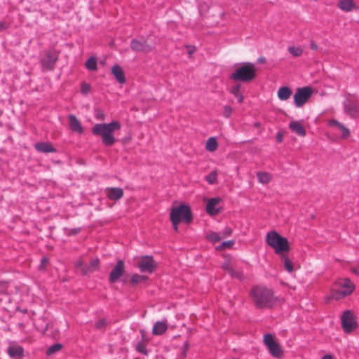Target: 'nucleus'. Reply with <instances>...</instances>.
Wrapping results in <instances>:
<instances>
[{"label":"nucleus","mask_w":359,"mask_h":359,"mask_svg":"<svg viewBox=\"0 0 359 359\" xmlns=\"http://www.w3.org/2000/svg\"><path fill=\"white\" fill-rule=\"evenodd\" d=\"M121 128V124L116 121L109 123H97L92 128V133L95 135L101 136L102 143L105 146H111L116 139L112 133Z\"/></svg>","instance_id":"f257e3e1"},{"label":"nucleus","mask_w":359,"mask_h":359,"mask_svg":"<svg viewBox=\"0 0 359 359\" xmlns=\"http://www.w3.org/2000/svg\"><path fill=\"white\" fill-rule=\"evenodd\" d=\"M251 295L257 308H271L276 302L273 292L266 287H255Z\"/></svg>","instance_id":"f03ea898"},{"label":"nucleus","mask_w":359,"mask_h":359,"mask_svg":"<svg viewBox=\"0 0 359 359\" xmlns=\"http://www.w3.org/2000/svg\"><path fill=\"white\" fill-rule=\"evenodd\" d=\"M266 243L272 248L275 253L278 255L290 250L287 238L282 236L275 231H271L266 233Z\"/></svg>","instance_id":"7ed1b4c3"},{"label":"nucleus","mask_w":359,"mask_h":359,"mask_svg":"<svg viewBox=\"0 0 359 359\" xmlns=\"http://www.w3.org/2000/svg\"><path fill=\"white\" fill-rule=\"evenodd\" d=\"M257 74L254 65L250 62H246L236 68L234 72L229 76V79L236 81L249 83L254 80Z\"/></svg>","instance_id":"20e7f679"},{"label":"nucleus","mask_w":359,"mask_h":359,"mask_svg":"<svg viewBox=\"0 0 359 359\" xmlns=\"http://www.w3.org/2000/svg\"><path fill=\"white\" fill-rule=\"evenodd\" d=\"M171 222H183L185 224H189L192 221V213L190 207L186 204H181L179 206L173 207L170 214Z\"/></svg>","instance_id":"39448f33"},{"label":"nucleus","mask_w":359,"mask_h":359,"mask_svg":"<svg viewBox=\"0 0 359 359\" xmlns=\"http://www.w3.org/2000/svg\"><path fill=\"white\" fill-rule=\"evenodd\" d=\"M130 47L136 53H148L153 50L154 44L149 41V38L133 39L130 41Z\"/></svg>","instance_id":"423d86ee"},{"label":"nucleus","mask_w":359,"mask_h":359,"mask_svg":"<svg viewBox=\"0 0 359 359\" xmlns=\"http://www.w3.org/2000/svg\"><path fill=\"white\" fill-rule=\"evenodd\" d=\"M313 90L309 86L299 88L294 95V103L297 107H302L311 97Z\"/></svg>","instance_id":"0eeeda50"},{"label":"nucleus","mask_w":359,"mask_h":359,"mask_svg":"<svg viewBox=\"0 0 359 359\" xmlns=\"http://www.w3.org/2000/svg\"><path fill=\"white\" fill-rule=\"evenodd\" d=\"M357 321L350 310H346L341 316V327L346 333H350L356 329Z\"/></svg>","instance_id":"6e6552de"},{"label":"nucleus","mask_w":359,"mask_h":359,"mask_svg":"<svg viewBox=\"0 0 359 359\" xmlns=\"http://www.w3.org/2000/svg\"><path fill=\"white\" fill-rule=\"evenodd\" d=\"M341 285V288L332 290V298L334 299L344 298L349 295L354 289V285L348 278L345 279Z\"/></svg>","instance_id":"1a4fd4ad"},{"label":"nucleus","mask_w":359,"mask_h":359,"mask_svg":"<svg viewBox=\"0 0 359 359\" xmlns=\"http://www.w3.org/2000/svg\"><path fill=\"white\" fill-rule=\"evenodd\" d=\"M137 266L141 272L151 273L156 269V263L151 256L145 255L141 257Z\"/></svg>","instance_id":"9d476101"},{"label":"nucleus","mask_w":359,"mask_h":359,"mask_svg":"<svg viewBox=\"0 0 359 359\" xmlns=\"http://www.w3.org/2000/svg\"><path fill=\"white\" fill-rule=\"evenodd\" d=\"M58 60V56L51 51H46L44 56L41 58L42 68L46 70L52 71Z\"/></svg>","instance_id":"9b49d317"},{"label":"nucleus","mask_w":359,"mask_h":359,"mask_svg":"<svg viewBox=\"0 0 359 359\" xmlns=\"http://www.w3.org/2000/svg\"><path fill=\"white\" fill-rule=\"evenodd\" d=\"M125 273V264L124 262L121 259L118 260L116 264V266L113 268L111 271L109 273V282L110 283H116L121 277Z\"/></svg>","instance_id":"f8f14e48"},{"label":"nucleus","mask_w":359,"mask_h":359,"mask_svg":"<svg viewBox=\"0 0 359 359\" xmlns=\"http://www.w3.org/2000/svg\"><path fill=\"white\" fill-rule=\"evenodd\" d=\"M344 108L345 113L352 118H355L359 111L358 103L349 99L344 102Z\"/></svg>","instance_id":"ddd939ff"},{"label":"nucleus","mask_w":359,"mask_h":359,"mask_svg":"<svg viewBox=\"0 0 359 359\" xmlns=\"http://www.w3.org/2000/svg\"><path fill=\"white\" fill-rule=\"evenodd\" d=\"M68 121L69 128L73 132L77 133L79 134L83 133V128L76 116L69 114L68 116Z\"/></svg>","instance_id":"4468645a"},{"label":"nucleus","mask_w":359,"mask_h":359,"mask_svg":"<svg viewBox=\"0 0 359 359\" xmlns=\"http://www.w3.org/2000/svg\"><path fill=\"white\" fill-rule=\"evenodd\" d=\"M221 201L219 197L210 198L206 204V212L210 215H215L219 212V210L216 208V205Z\"/></svg>","instance_id":"2eb2a0df"},{"label":"nucleus","mask_w":359,"mask_h":359,"mask_svg":"<svg viewBox=\"0 0 359 359\" xmlns=\"http://www.w3.org/2000/svg\"><path fill=\"white\" fill-rule=\"evenodd\" d=\"M7 353L11 358L22 359L24 356V348L20 346H10L7 348Z\"/></svg>","instance_id":"dca6fc26"},{"label":"nucleus","mask_w":359,"mask_h":359,"mask_svg":"<svg viewBox=\"0 0 359 359\" xmlns=\"http://www.w3.org/2000/svg\"><path fill=\"white\" fill-rule=\"evenodd\" d=\"M107 197L111 201H118L123 196V191L119 187H112L106 189Z\"/></svg>","instance_id":"f3484780"},{"label":"nucleus","mask_w":359,"mask_h":359,"mask_svg":"<svg viewBox=\"0 0 359 359\" xmlns=\"http://www.w3.org/2000/svg\"><path fill=\"white\" fill-rule=\"evenodd\" d=\"M111 73L119 83L123 84L126 83V79L123 70L119 65H114L111 68Z\"/></svg>","instance_id":"a211bd4d"},{"label":"nucleus","mask_w":359,"mask_h":359,"mask_svg":"<svg viewBox=\"0 0 359 359\" xmlns=\"http://www.w3.org/2000/svg\"><path fill=\"white\" fill-rule=\"evenodd\" d=\"M34 148L36 151L42 153L56 151V149L50 143L46 142H40L36 143L34 145Z\"/></svg>","instance_id":"6ab92c4d"},{"label":"nucleus","mask_w":359,"mask_h":359,"mask_svg":"<svg viewBox=\"0 0 359 359\" xmlns=\"http://www.w3.org/2000/svg\"><path fill=\"white\" fill-rule=\"evenodd\" d=\"M289 128L301 137H304L306 134L304 127L297 121H291L289 124Z\"/></svg>","instance_id":"aec40b11"},{"label":"nucleus","mask_w":359,"mask_h":359,"mask_svg":"<svg viewBox=\"0 0 359 359\" xmlns=\"http://www.w3.org/2000/svg\"><path fill=\"white\" fill-rule=\"evenodd\" d=\"M168 328V325L166 323L163 321L156 322L152 329V334L154 335H161L163 334Z\"/></svg>","instance_id":"412c9836"},{"label":"nucleus","mask_w":359,"mask_h":359,"mask_svg":"<svg viewBox=\"0 0 359 359\" xmlns=\"http://www.w3.org/2000/svg\"><path fill=\"white\" fill-rule=\"evenodd\" d=\"M140 333L142 335V341L137 344L136 350L142 354L147 355H148V351L146 348V342L148 341V339L144 337L145 331L144 330H141Z\"/></svg>","instance_id":"4be33fe9"},{"label":"nucleus","mask_w":359,"mask_h":359,"mask_svg":"<svg viewBox=\"0 0 359 359\" xmlns=\"http://www.w3.org/2000/svg\"><path fill=\"white\" fill-rule=\"evenodd\" d=\"M338 7L344 11L349 12L355 7L353 0H341L337 4Z\"/></svg>","instance_id":"5701e85b"},{"label":"nucleus","mask_w":359,"mask_h":359,"mask_svg":"<svg viewBox=\"0 0 359 359\" xmlns=\"http://www.w3.org/2000/svg\"><path fill=\"white\" fill-rule=\"evenodd\" d=\"M292 91L287 86H283L278 89V97L280 100H287L292 95Z\"/></svg>","instance_id":"b1692460"},{"label":"nucleus","mask_w":359,"mask_h":359,"mask_svg":"<svg viewBox=\"0 0 359 359\" xmlns=\"http://www.w3.org/2000/svg\"><path fill=\"white\" fill-rule=\"evenodd\" d=\"M267 348L269 353L274 357L279 358L283 353V350L281 349L280 345L277 342H274L271 344L269 346H267Z\"/></svg>","instance_id":"393cba45"},{"label":"nucleus","mask_w":359,"mask_h":359,"mask_svg":"<svg viewBox=\"0 0 359 359\" xmlns=\"http://www.w3.org/2000/svg\"><path fill=\"white\" fill-rule=\"evenodd\" d=\"M280 259L283 262L284 268L286 271L291 273L293 271V264L288 257L287 255H285V253H283L279 255Z\"/></svg>","instance_id":"a878e982"},{"label":"nucleus","mask_w":359,"mask_h":359,"mask_svg":"<svg viewBox=\"0 0 359 359\" xmlns=\"http://www.w3.org/2000/svg\"><path fill=\"white\" fill-rule=\"evenodd\" d=\"M241 88V84L237 83L235 86H232L230 89V93L233 94L238 99V102L239 103H242L243 102V96L240 93V89Z\"/></svg>","instance_id":"bb28decb"},{"label":"nucleus","mask_w":359,"mask_h":359,"mask_svg":"<svg viewBox=\"0 0 359 359\" xmlns=\"http://www.w3.org/2000/svg\"><path fill=\"white\" fill-rule=\"evenodd\" d=\"M86 68L89 71H96L97 69V59L95 57H90L85 63Z\"/></svg>","instance_id":"cd10ccee"},{"label":"nucleus","mask_w":359,"mask_h":359,"mask_svg":"<svg viewBox=\"0 0 359 359\" xmlns=\"http://www.w3.org/2000/svg\"><path fill=\"white\" fill-rule=\"evenodd\" d=\"M217 148V142L214 137H210L206 142L205 149L210 152L215 151Z\"/></svg>","instance_id":"c85d7f7f"},{"label":"nucleus","mask_w":359,"mask_h":359,"mask_svg":"<svg viewBox=\"0 0 359 359\" xmlns=\"http://www.w3.org/2000/svg\"><path fill=\"white\" fill-rule=\"evenodd\" d=\"M148 279V278L145 276H142V275H139V274H134L130 280V283L131 285H135L136 284L140 283V282H142V281H146Z\"/></svg>","instance_id":"c756f323"},{"label":"nucleus","mask_w":359,"mask_h":359,"mask_svg":"<svg viewBox=\"0 0 359 359\" xmlns=\"http://www.w3.org/2000/svg\"><path fill=\"white\" fill-rule=\"evenodd\" d=\"M62 348V344L60 343H56L50 346L47 350H46V355H52L59 351H60Z\"/></svg>","instance_id":"7c9ffc66"},{"label":"nucleus","mask_w":359,"mask_h":359,"mask_svg":"<svg viewBox=\"0 0 359 359\" xmlns=\"http://www.w3.org/2000/svg\"><path fill=\"white\" fill-rule=\"evenodd\" d=\"M259 181L262 184H267L270 180V175L266 172H259L257 174Z\"/></svg>","instance_id":"2f4dec72"},{"label":"nucleus","mask_w":359,"mask_h":359,"mask_svg":"<svg viewBox=\"0 0 359 359\" xmlns=\"http://www.w3.org/2000/svg\"><path fill=\"white\" fill-rule=\"evenodd\" d=\"M206 238L210 242L215 243L222 239L221 235L216 232H211L206 236Z\"/></svg>","instance_id":"473e14b6"},{"label":"nucleus","mask_w":359,"mask_h":359,"mask_svg":"<svg viewBox=\"0 0 359 359\" xmlns=\"http://www.w3.org/2000/svg\"><path fill=\"white\" fill-rule=\"evenodd\" d=\"M234 243H235V241H233V240L224 241L219 245L216 247V250L220 251L225 248H229L233 245H234Z\"/></svg>","instance_id":"72a5a7b5"},{"label":"nucleus","mask_w":359,"mask_h":359,"mask_svg":"<svg viewBox=\"0 0 359 359\" xmlns=\"http://www.w3.org/2000/svg\"><path fill=\"white\" fill-rule=\"evenodd\" d=\"M288 51L294 57H299L303 53V50L300 47L290 46Z\"/></svg>","instance_id":"f704fd0d"},{"label":"nucleus","mask_w":359,"mask_h":359,"mask_svg":"<svg viewBox=\"0 0 359 359\" xmlns=\"http://www.w3.org/2000/svg\"><path fill=\"white\" fill-rule=\"evenodd\" d=\"M263 341L266 347L276 342L273 339V335L270 333L264 335Z\"/></svg>","instance_id":"c9c22d12"},{"label":"nucleus","mask_w":359,"mask_h":359,"mask_svg":"<svg viewBox=\"0 0 359 359\" xmlns=\"http://www.w3.org/2000/svg\"><path fill=\"white\" fill-rule=\"evenodd\" d=\"M217 172L212 171L208 175L206 176L205 179L210 184H213L217 181Z\"/></svg>","instance_id":"e433bc0d"},{"label":"nucleus","mask_w":359,"mask_h":359,"mask_svg":"<svg viewBox=\"0 0 359 359\" xmlns=\"http://www.w3.org/2000/svg\"><path fill=\"white\" fill-rule=\"evenodd\" d=\"M228 273L232 277L236 278H238L240 280H243L244 275L242 273H241V272H239L238 271L234 270L233 269H229Z\"/></svg>","instance_id":"4c0bfd02"},{"label":"nucleus","mask_w":359,"mask_h":359,"mask_svg":"<svg viewBox=\"0 0 359 359\" xmlns=\"http://www.w3.org/2000/svg\"><path fill=\"white\" fill-rule=\"evenodd\" d=\"M90 86L87 83H82L81 85V91L83 95H87L90 91Z\"/></svg>","instance_id":"58836bf2"},{"label":"nucleus","mask_w":359,"mask_h":359,"mask_svg":"<svg viewBox=\"0 0 359 359\" xmlns=\"http://www.w3.org/2000/svg\"><path fill=\"white\" fill-rule=\"evenodd\" d=\"M231 233H232V229L230 227H226L222 232H220L222 238L228 237V236H231Z\"/></svg>","instance_id":"ea45409f"},{"label":"nucleus","mask_w":359,"mask_h":359,"mask_svg":"<svg viewBox=\"0 0 359 359\" xmlns=\"http://www.w3.org/2000/svg\"><path fill=\"white\" fill-rule=\"evenodd\" d=\"M93 271V269L90 268V265H84L83 267L81 268V273L83 276H86Z\"/></svg>","instance_id":"a19ab883"},{"label":"nucleus","mask_w":359,"mask_h":359,"mask_svg":"<svg viewBox=\"0 0 359 359\" xmlns=\"http://www.w3.org/2000/svg\"><path fill=\"white\" fill-rule=\"evenodd\" d=\"M99 263H100L99 259L96 258V259H92L89 264L90 268L93 269V271L96 270L98 268Z\"/></svg>","instance_id":"79ce46f5"},{"label":"nucleus","mask_w":359,"mask_h":359,"mask_svg":"<svg viewBox=\"0 0 359 359\" xmlns=\"http://www.w3.org/2000/svg\"><path fill=\"white\" fill-rule=\"evenodd\" d=\"M107 324V320L104 319V318H102L101 320H100L99 321H97L95 324V326L97 329L100 330V329H102V327H104Z\"/></svg>","instance_id":"37998d69"},{"label":"nucleus","mask_w":359,"mask_h":359,"mask_svg":"<svg viewBox=\"0 0 359 359\" xmlns=\"http://www.w3.org/2000/svg\"><path fill=\"white\" fill-rule=\"evenodd\" d=\"M48 262V258L46 257H43L41 259V263L39 266V269L42 271V270H44L45 269V266L46 265V264Z\"/></svg>","instance_id":"c03bdc74"},{"label":"nucleus","mask_w":359,"mask_h":359,"mask_svg":"<svg viewBox=\"0 0 359 359\" xmlns=\"http://www.w3.org/2000/svg\"><path fill=\"white\" fill-rule=\"evenodd\" d=\"M95 117L97 119L102 121L104 119L105 115L102 110L97 109L95 111Z\"/></svg>","instance_id":"a18cd8bd"},{"label":"nucleus","mask_w":359,"mask_h":359,"mask_svg":"<svg viewBox=\"0 0 359 359\" xmlns=\"http://www.w3.org/2000/svg\"><path fill=\"white\" fill-rule=\"evenodd\" d=\"M339 130L342 131L341 137L343 138H347L349 136V130L346 128L344 125L342 126V128H341Z\"/></svg>","instance_id":"49530a36"},{"label":"nucleus","mask_w":359,"mask_h":359,"mask_svg":"<svg viewBox=\"0 0 359 359\" xmlns=\"http://www.w3.org/2000/svg\"><path fill=\"white\" fill-rule=\"evenodd\" d=\"M232 109L229 106H225L224 108V116L226 118L229 117L231 114Z\"/></svg>","instance_id":"de8ad7c7"},{"label":"nucleus","mask_w":359,"mask_h":359,"mask_svg":"<svg viewBox=\"0 0 359 359\" xmlns=\"http://www.w3.org/2000/svg\"><path fill=\"white\" fill-rule=\"evenodd\" d=\"M330 125L331 126H336L339 129H340L341 128H342V124L341 123H339L338 121L337 120H331L330 121Z\"/></svg>","instance_id":"09e8293b"},{"label":"nucleus","mask_w":359,"mask_h":359,"mask_svg":"<svg viewBox=\"0 0 359 359\" xmlns=\"http://www.w3.org/2000/svg\"><path fill=\"white\" fill-rule=\"evenodd\" d=\"M350 270L353 273L359 276V265L355 266H351Z\"/></svg>","instance_id":"8fccbe9b"},{"label":"nucleus","mask_w":359,"mask_h":359,"mask_svg":"<svg viewBox=\"0 0 359 359\" xmlns=\"http://www.w3.org/2000/svg\"><path fill=\"white\" fill-rule=\"evenodd\" d=\"M81 228H74V229H72L69 233V235H76L78 234L80 231H81Z\"/></svg>","instance_id":"3c124183"},{"label":"nucleus","mask_w":359,"mask_h":359,"mask_svg":"<svg viewBox=\"0 0 359 359\" xmlns=\"http://www.w3.org/2000/svg\"><path fill=\"white\" fill-rule=\"evenodd\" d=\"M84 263L83 260L80 259L77 261L75 264V266L76 269H80L81 271V268L83 267Z\"/></svg>","instance_id":"603ef678"},{"label":"nucleus","mask_w":359,"mask_h":359,"mask_svg":"<svg viewBox=\"0 0 359 359\" xmlns=\"http://www.w3.org/2000/svg\"><path fill=\"white\" fill-rule=\"evenodd\" d=\"M276 141H277V142L280 143V142H282V141H283V133H282L278 132V133H277V135H276Z\"/></svg>","instance_id":"864d4df0"},{"label":"nucleus","mask_w":359,"mask_h":359,"mask_svg":"<svg viewBox=\"0 0 359 359\" xmlns=\"http://www.w3.org/2000/svg\"><path fill=\"white\" fill-rule=\"evenodd\" d=\"M222 268H223V269H224V270H225L226 272H229V270L232 269V268H231V267L229 266V262H224V263L222 264Z\"/></svg>","instance_id":"5fc2aeb1"},{"label":"nucleus","mask_w":359,"mask_h":359,"mask_svg":"<svg viewBox=\"0 0 359 359\" xmlns=\"http://www.w3.org/2000/svg\"><path fill=\"white\" fill-rule=\"evenodd\" d=\"M311 48L313 50H317L318 48V45L313 41H311Z\"/></svg>","instance_id":"6e6d98bb"},{"label":"nucleus","mask_w":359,"mask_h":359,"mask_svg":"<svg viewBox=\"0 0 359 359\" xmlns=\"http://www.w3.org/2000/svg\"><path fill=\"white\" fill-rule=\"evenodd\" d=\"M189 349V344L187 341H186L184 343V350H183V355L185 357L186 356V351Z\"/></svg>","instance_id":"4d7b16f0"},{"label":"nucleus","mask_w":359,"mask_h":359,"mask_svg":"<svg viewBox=\"0 0 359 359\" xmlns=\"http://www.w3.org/2000/svg\"><path fill=\"white\" fill-rule=\"evenodd\" d=\"M265 62H266V58L263 56L259 57L257 59V63H259V64L265 63Z\"/></svg>","instance_id":"13d9d810"},{"label":"nucleus","mask_w":359,"mask_h":359,"mask_svg":"<svg viewBox=\"0 0 359 359\" xmlns=\"http://www.w3.org/2000/svg\"><path fill=\"white\" fill-rule=\"evenodd\" d=\"M172 225H173V228H174V230L175 231H177L178 230V224L181 222H180L179 220H177V222H176V224H175L174 222H171Z\"/></svg>","instance_id":"bf43d9fd"},{"label":"nucleus","mask_w":359,"mask_h":359,"mask_svg":"<svg viewBox=\"0 0 359 359\" xmlns=\"http://www.w3.org/2000/svg\"><path fill=\"white\" fill-rule=\"evenodd\" d=\"M6 28V25L4 22H0V32Z\"/></svg>","instance_id":"052dcab7"},{"label":"nucleus","mask_w":359,"mask_h":359,"mask_svg":"<svg viewBox=\"0 0 359 359\" xmlns=\"http://www.w3.org/2000/svg\"><path fill=\"white\" fill-rule=\"evenodd\" d=\"M322 359H332V357L331 355H329V354H327V355H325Z\"/></svg>","instance_id":"680f3d73"},{"label":"nucleus","mask_w":359,"mask_h":359,"mask_svg":"<svg viewBox=\"0 0 359 359\" xmlns=\"http://www.w3.org/2000/svg\"><path fill=\"white\" fill-rule=\"evenodd\" d=\"M190 48H191V47L187 46V49H188L189 54V55H191V54H192V53H194V48H191V49H190Z\"/></svg>","instance_id":"e2e57ef3"},{"label":"nucleus","mask_w":359,"mask_h":359,"mask_svg":"<svg viewBox=\"0 0 359 359\" xmlns=\"http://www.w3.org/2000/svg\"><path fill=\"white\" fill-rule=\"evenodd\" d=\"M254 126L256 128H259L261 126V123L259 122H255L254 123Z\"/></svg>","instance_id":"0e129e2a"},{"label":"nucleus","mask_w":359,"mask_h":359,"mask_svg":"<svg viewBox=\"0 0 359 359\" xmlns=\"http://www.w3.org/2000/svg\"><path fill=\"white\" fill-rule=\"evenodd\" d=\"M6 285V282H0V286L2 287H5Z\"/></svg>","instance_id":"69168bd1"},{"label":"nucleus","mask_w":359,"mask_h":359,"mask_svg":"<svg viewBox=\"0 0 359 359\" xmlns=\"http://www.w3.org/2000/svg\"><path fill=\"white\" fill-rule=\"evenodd\" d=\"M24 313H27V310H23L22 311Z\"/></svg>","instance_id":"338daca9"}]
</instances>
